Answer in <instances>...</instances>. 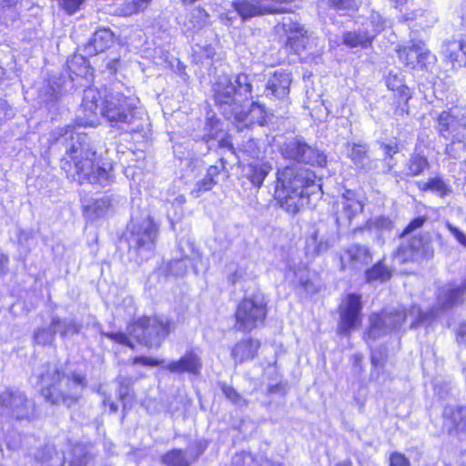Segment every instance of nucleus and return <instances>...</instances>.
<instances>
[{
  "label": "nucleus",
  "mask_w": 466,
  "mask_h": 466,
  "mask_svg": "<svg viewBox=\"0 0 466 466\" xmlns=\"http://www.w3.org/2000/svg\"><path fill=\"white\" fill-rule=\"evenodd\" d=\"M103 116L113 128L125 133L143 131L145 119L137 106L136 99L122 93H109L102 98L95 87L84 90L82 104L76 116V123L81 127H95Z\"/></svg>",
  "instance_id": "1"
},
{
  "label": "nucleus",
  "mask_w": 466,
  "mask_h": 466,
  "mask_svg": "<svg viewBox=\"0 0 466 466\" xmlns=\"http://www.w3.org/2000/svg\"><path fill=\"white\" fill-rule=\"evenodd\" d=\"M258 90L257 76L245 73L221 76L212 86L213 98L218 110L238 129L249 127L262 118V106L253 101L254 96H259Z\"/></svg>",
  "instance_id": "2"
},
{
  "label": "nucleus",
  "mask_w": 466,
  "mask_h": 466,
  "mask_svg": "<svg viewBox=\"0 0 466 466\" xmlns=\"http://www.w3.org/2000/svg\"><path fill=\"white\" fill-rule=\"evenodd\" d=\"M53 137L56 142L65 144L66 156L61 159V168L68 178L79 184L89 183L106 187L112 177L106 168L96 166V152L90 137L85 133H76L71 126L57 128Z\"/></svg>",
  "instance_id": "3"
},
{
  "label": "nucleus",
  "mask_w": 466,
  "mask_h": 466,
  "mask_svg": "<svg viewBox=\"0 0 466 466\" xmlns=\"http://www.w3.org/2000/svg\"><path fill=\"white\" fill-rule=\"evenodd\" d=\"M315 174L309 168L288 165L276 173L275 198L286 212L296 215L319 188Z\"/></svg>",
  "instance_id": "4"
},
{
  "label": "nucleus",
  "mask_w": 466,
  "mask_h": 466,
  "mask_svg": "<svg viewBox=\"0 0 466 466\" xmlns=\"http://www.w3.org/2000/svg\"><path fill=\"white\" fill-rule=\"evenodd\" d=\"M41 394L53 405H75L87 386L86 376L72 372L66 374L56 365L47 363L39 372Z\"/></svg>",
  "instance_id": "5"
},
{
  "label": "nucleus",
  "mask_w": 466,
  "mask_h": 466,
  "mask_svg": "<svg viewBox=\"0 0 466 466\" xmlns=\"http://www.w3.org/2000/svg\"><path fill=\"white\" fill-rule=\"evenodd\" d=\"M437 316V309H432L423 312L415 305L409 309L401 308L390 312L372 314L370 317V324L367 335L370 339H376L382 335L400 329L407 321H410V328L413 329L434 319Z\"/></svg>",
  "instance_id": "6"
},
{
  "label": "nucleus",
  "mask_w": 466,
  "mask_h": 466,
  "mask_svg": "<svg viewBox=\"0 0 466 466\" xmlns=\"http://www.w3.org/2000/svg\"><path fill=\"white\" fill-rule=\"evenodd\" d=\"M428 218L424 216L413 218L400 234V238L410 236L407 242L403 243L399 248L397 252V257L402 262H419L424 259H430L433 257L434 249L430 233H416L417 230L424 226Z\"/></svg>",
  "instance_id": "7"
},
{
  "label": "nucleus",
  "mask_w": 466,
  "mask_h": 466,
  "mask_svg": "<svg viewBox=\"0 0 466 466\" xmlns=\"http://www.w3.org/2000/svg\"><path fill=\"white\" fill-rule=\"evenodd\" d=\"M157 228L148 213L141 217L132 214L127 227V240L130 249L137 252L142 259H147L155 248Z\"/></svg>",
  "instance_id": "8"
},
{
  "label": "nucleus",
  "mask_w": 466,
  "mask_h": 466,
  "mask_svg": "<svg viewBox=\"0 0 466 466\" xmlns=\"http://www.w3.org/2000/svg\"><path fill=\"white\" fill-rule=\"evenodd\" d=\"M174 329L175 323L170 319L142 317L135 322L133 334L139 343L158 348Z\"/></svg>",
  "instance_id": "9"
},
{
  "label": "nucleus",
  "mask_w": 466,
  "mask_h": 466,
  "mask_svg": "<svg viewBox=\"0 0 466 466\" xmlns=\"http://www.w3.org/2000/svg\"><path fill=\"white\" fill-rule=\"evenodd\" d=\"M267 314V303L263 295L255 294L245 298L236 309L235 329L242 332H250L263 325Z\"/></svg>",
  "instance_id": "10"
},
{
  "label": "nucleus",
  "mask_w": 466,
  "mask_h": 466,
  "mask_svg": "<svg viewBox=\"0 0 466 466\" xmlns=\"http://www.w3.org/2000/svg\"><path fill=\"white\" fill-rule=\"evenodd\" d=\"M279 152L285 160L292 163L319 167L326 164L324 153L308 144L302 137L287 138L279 146Z\"/></svg>",
  "instance_id": "11"
},
{
  "label": "nucleus",
  "mask_w": 466,
  "mask_h": 466,
  "mask_svg": "<svg viewBox=\"0 0 466 466\" xmlns=\"http://www.w3.org/2000/svg\"><path fill=\"white\" fill-rule=\"evenodd\" d=\"M95 458L92 445L76 443L67 452L58 453L54 447L46 446L41 466H87Z\"/></svg>",
  "instance_id": "12"
},
{
  "label": "nucleus",
  "mask_w": 466,
  "mask_h": 466,
  "mask_svg": "<svg viewBox=\"0 0 466 466\" xmlns=\"http://www.w3.org/2000/svg\"><path fill=\"white\" fill-rule=\"evenodd\" d=\"M0 408L4 414L16 420H29L35 413V402L18 389L0 393Z\"/></svg>",
  "instance_id": "13"
},
{
  "label": "nucleus",
  "mask_w": 466,
  "mask_h": 466,
  "mask_svg": "<svg viewBox=\"0 0 466 466\" xmlns=\"http://www.w3.org/2000/svg\"><path fill=\"white\" fill-rule=\"evenodd\" d=\"M466 109L462 117L459 118L453 112L443 111L438 117L439 134L451 143L448 145L446 150L450 153L453 145L461 144L462 148H466Z\"/></svg>",
  "instance_id": "14"
},
{
  "label": "nucleus",
  "mask_w": 466,
  "mask_h": 466,
  "mask_svg": "<svg viewBox=\"0 0 466 466\" xmlns=\"http://www.w3.org/2000/svg\"><path fill=\"white\" fill-rule=\"evenodd\" d=\"M339 236L336 231H329L326 223L319 222L306 240V255L314 258L327 252L334 246Z\"/></svg>",
  "instance_id": "15"
},
{
  "label": "nucleus",
  "mask_w": 466,
  "mask_h": 466,
  "mask_svg": "<svg viewBox=\"0 0 466 466\" xmlns=\"http://www.w3.org/2000/svg\"><path fill=\"white\" fill-rule=\"evenodd\" d=\"M362 309L361 296L354 293L349 294L344 303L339 307V331L349 335L360 320Z\"/></svg>",
  "instance_id": "16"
},
{
  "label": "nucleus",
  "mask_w": 466,
  "mask_h": 466,
  "mask_svg": "<svg viewBox=\"0 0 466 466\" xmlns=\"http://www.w3.org/2000/svg\"><path fill=\"white\" fill-rule=\"evenodd\" d=\"M363 210V204L356 199L355 193L347 190L336 203L335 218L338 228L350 227L352 219Z\"/></svg>",
  "instance_id": "17"
},
{
  "label": "nucleus",
  "mask_w": 466,
  "mask_h": 466,
  "mask_svg": "<svg viewBox=\"0 0 466 466\" xmlns=\"http://www.w3.org/2000/svg\"><path fill=\"white\" fill-rule=\"evenodd\" d=\"M398 57L406 66L410 68H423L433 56L421 42H410L397 50Z\"/></svg>",
  "instance_id": "18"
},
{
  "label": "nucleus",
  "mask_w": 466,
  "mask_h": 466,
  "mask_svg": "<svg viewBox=\"0 0 466 466\" xmlns=\"http://www.w3.org/2000/svg\"><path fill=\"white\" fill-rule=\"evenodd\" d=\"M290 74L283 69L276 70L268 78L264 95L270 99L284 100L289 93Z\"/></svg>",
  "instance_id": "19"
},
{
  "label": "nucleus",
  "mask_w": 466,
  "mask_h": 466,
  "mask_svg": "<svg viewBox=\"0 0 466 466\" xmlns=\"http://www.w3.org/2000/svg\"><path fill=\"white\" fill-rule=\"evenodd\" d=\"M165 369L172 373L198 375L202 370L201 357L195 350H189L179 360L170 361Z\"/></svg>",
  "instance_id": "20"
},
{
  "label": "nucleus",
  "mask_w": 466,
  "mask_h": 466,
  "mask_svg": "<svg viewBox=\"0 0 466 466\" xmlns=\"http://www.w3.org/2000/svg\"><path fill=\"white\" fill-rule=\"evenodd\" d=\"M206 446L201 443L197 445L196 453L189 449L183 451L181 449H173L161 457V462L165 466H190L203 453Z\"/></svg>",
  "instance_id": "21"
},
{
  "label": "nucleus",
  "mask_w": 466,
  "mask_h": 466,
  "mask_svg": "<svg viewBox=\"0 0 466 466\" xmlns=\"http://www.w3.org/2000/svg\"><path fill=\"white\" fill-rule=\"evenodd\" d=\"M283 27L286 32H289L291 35L288 37L287 44L297 54L307 49L310 43L313 41L308 31L299 23L283 22Z\"/></svg>",
  "instance_id": "22"
},
{
  "label": "nucleus",
  "mask_w": 466,
  "mask_h": 466,
  "mask_svg": "<svg viewBox=\"0 0 466 466\" xmlns=\"http://www.w3.org/2000/svg\"><path fill=\"white\" fill-rule=\"evenodd\" d=\"M115 42L114 33L106 27L97 29L85 45L84 52L86 56H96L109 48Z\"/></svg>",
  "instance_id": "23"
},
{
  "label": "nucleus",
  "mask_w": 466,
  "mask_h": 466,
  "mask_svg": "<svg viewBox=\"0 0 466 466\" xmlns=\"http://www.w3.org/2000/svg\"><path fill=\"white\" fill-rule=\"evenodd\" d=\"M260 347V342L252 338L238 341L231 350V357L236 364L253 360Z\"/></svg>",
  "instance_id": "24"
},
{
  "label": "nucleus",
  "mask_w": 466,
  "mask_h": 466,
  "mask_svg": "<svg viewBox=\"0 0 466 466\" xmlns=\"http://www.w3.org/2000/svg\"><path fill=\"white\" fill-rule=\"evenodd\" d=\"M208 126L209 129L204 137L208 149L217 146L220 148H228L233 151L234 147L228 139V134L220 128L219 121L218 119H210Z\"/></svg>",
  "instance_id": "25"
},
{
  "label": "nucleus",
  "mask_w": 466,
  "mask_h": 466,
  "mask_svg": "<svg viewBox=\"0 0 466 466\" xmlns=\"http://www.w3.org/2000/svg\"><path fill=\"white\" fill-rule=\"evenodd\" d=\"M466 293V278L461 286L449 285L440 289L438 303L442 309H450L462 302Z\"/></svg>",
  "instance_id": "26"
},
{
  "label": "nucleus",
  "mask_w": 466,
  "mask_h": 466,
  "mask_svg": "<svg viewBox=\"0 0 466 466\" xmlns=\"http://www.w3.org/2000/svg\"><path fill=\"white\" fill-rule=\"evenodd\" d=\"M466 293V278L461 286L449 285L440 289L438 303L442 309H450L462 302Z\"/></svg>",
  "instance_id": "27"
},
{
  "label": "nucleus",
  "mask_w": 466,
  "mask_h": 466,
  "mask_svg": "<svg viewBox=\"0 0 466 466\" xmlns=\"http://www.w3.org/2000/svg\"><path fill=\"white\" fill-rule=\"evenodd\" d=\"M348 156L360 169L370 171L377 168V161H373L368 155V147L364 144L349 145Z\"/></svg>",
  "instance_id": "28"
},
{
  "label": "nucleus",
  "mask_w": 466,
  "mask_h": 466,
  "mask_svg": "<svg viewBox=\"0 0 466 466\" xmlns=\"http://www.w3.org/2000/svg\"><path fill=\"white\" fill-rule=\"evenodd\" d=\"M373 39L372 33H368V27L347 31L342 35L343 44L350 48H367L370 46Z\"/></svg>",
  "instance_id": "29"
},
{
  "label": "nucleus",
  "mask_w": 466,
  "mask_h": 466,
  "mask_svg": "<svg viewBox=\"0 0 466 466\" xmlns=\"http://www.w3.org/2000/svg\"><path fill=\"white\" fill-rule=\"evenodd\" d=\"M345 258L355 268H361L369 265L372 260L370 248L360 244H353L345 250Z\"/></svg>",
  "instance_id": "30"
},
{
  "label": "nucleus",
  "mask_w": 466,
  "mask_h": 466,
  "mask_svg": "<svg viewBox=\"0 0 466 466\" xmlns=\"http://www.w3.org/2000/svg\"><path fill=\"white\" fill-rule=\"evenodd\" d=\"M418 187L422 191L432 192L441 198H444L452 194L451 186L439 176L430 177L425 182H418Z\"/></svg>",
  "instance_id": "31"
},
{
  "label": "nucleus",
  "mask_w": 466,
  "mask_h": 466,
  "mask_svg": "<svg viewBox=\"0 0 466 466\" xmlns=\"http://www.w3.org/2000/svg\"><path fill=\"white\" fill-rule=\"evenodd\" d=\"M271 169L272 167L268 162H254L248 165L245 170V176L253 186L260 187Z\"/></svg>",
  "instance_id": "32"
},
{
  "label": "nucleus",
  "mask_w": 466,
  "mask_h": 466,
  "mask_svg": "<svg viewBox=\"0 0 466 466\" xmlns=\"http://www.w3.org/2000/svg\"><path fill=\"white\" fill-rule=\"evenodd\" d=\"M51 327L56 330V334L58 333L62 338H65L68 335L78 334L82 329V324L76 321V319L54 317L51 320Z\"/></svg>",
  "instance_id": "33"
},
{
  "label": "nucleus",
  "mask_w": 466,
  "mask_h": 466,
  "mask_svg": "<svg viewBox=\"0 0 466 466\" xmlns=\"http://www.w3.org/2000/svg\"><path fill=\"white\" fill-rule=\"evenodd\" d=\"M69 76L86 77L90 74V66L86 58L83 55L75 54L66 62Z\"/></svg>",
  "instance_id": "34"
},
{
  "label": "nucleus",
  "mask_w": 466,
  "mask_h": 466,
  "mask_svg": "<svg viewBox=\"0 0 466 466\" xmlns=\"http://www.w3.org/2000/svg\"><path fill=\"white\" fill-rule=\"evenodd\" d=\"M443 417L450 420L458 430L462 431L466 428L465 406H446L443 410Z\"/></svg>",
  "instance_id": "35"
},
{
  "label": "nucleus",
  "mask_w": 466,
  "mask_h": 466,
  "mask_svg": "<svg viewBox=\"0 0 466 466\" xmlns=\"http://www.w3.org/2000/svg\"><path fill=\"white\" fill-rule=\"evenodd\" d=\"M429 167L430 163L424 156L419 153H413L405 165L406 175L416 177L422 174L423 171Z\"/></svg>",
  "instance_id": "36"
},
{
  "label": "nucleus",
  "mask_w": 466,
  "mask_h": 466,
  "mask_svg": "<svg viewBox=\"0 0 466 466\" xmlns=\"http://www.w3.org/2000/svg\"><path fill=\"white\" fill-rule=\"evenodd\" d=\"M386 85L389 89L398 92L400 98L403 99L405 103L410 98V89L404 85L400 74L389 73L386 77Z\"/></svg>",
  "instance_id": "37"
},
{
  "label": "nucleus",
  "mask_w": 466,
  "mask_h": 466,
  "mask_svg": "<svg viewBox=\"0 0 466 466\" xmlns=\"http://www.w3.org/2000/svg\"><path fill=\"white\" fill-rule=\"evenodd\" d=\"M461 47L462 41L460 40H449L443 43L441 46V54L443 56L452 63L454 66L456 63L461 66Z\"/></svg>",
  "instance_id": "38"
},
{
  "label": "nucleus",
  "mask_w": 466,
  "mask_h": 466,
  "mask_svg": "<svg viewBox=\"0 0 466 466\" xmlns=\"http://www.w3.org/2000/svg\"><path fill=\"white\" fill-rule=\"evenodd\" d=\"M112 206V198L109 196H103L94 199L91 204L86 206V210L88 216L96 218L104 216Z\"/></svg>",
  "instance_id": "39"
},
{
  "label": "nucleus",
  "mask_w": 466,
  "mask_h": 466,
  "mask_svg": "<svg viewBox=\"0 0 466 466\" xmlns=\"http://www.w3.org/2000/svg\"><path fill=\"white\" fill-rule=\"evenodd\" d=\"M367 282L380 281L384 282L391 278V270L384 265L383 260L377 262L372 268L365 272Z\"/></svg>",
  "instance_id": "40"
},
{
  "label": "nucleus",
  "mask_w": 466,
  "mask_h": 466,
  "mask_svg": "<svg viewBox=\"0 0 466 466\" xmlns=\"http://www.w3.org/2000/svg\"><path fill=\"white\" fill-rule=\"evenodd\" d=\"M295 276L298 279L299 285L308 294H315L319 291V285L315 283L310 276L307 267L299 268L295 270Z\"/></svg>",
  "instance_id": "41"
},
{
  "label": "nucleus",
  "mask_w": 466,
  "mask_h": 466,
  "mask_svg": "<svg viewBox=\"0 0 466 466\" xmlns=\"http://www.w3.org/2000/svg\"><path fill=\"white\" fill-rule=\"evenodd\" d=\"M387 360V350L386 348L380 347L379 349L372 350L370 356L371 365L373 370L370 372V380H378L380 370L384 368Z\"/></svg>",
  "instance_id": "42"
},
{
  "label": "nucleus",
  "mask_w": 466,
  "mask_h": 466,
  "mask_svg": "<svg viewBox=\"0 0 466 466\" xmlns=\"http://www.w3.org/2000/svg\"><path fill=\"white\" fill-rule=\"evenodd\" d=\"M118 381V398L123 402V406L126 407L128 402L132 400L131 387L133 380L129 377H119Z\"/></svg>",
  "instance_id": "43"
},
{
  "label": "nucleus",
  "mask_w": 466,
  "mask_h": 466,
  "mask_svg": "<svg viewBox=\"0 0 466 466\" xmlns=\"http://www.w3.org/2000/svg\"><path fill=\"white\" fill-rule=\"evenodd\" d=\"M56 330L51 327L41 328L35 331L34 341L37 345H52L55 340Z\"/></svg>",
  "instance_id": "44"
},
{
  "label": "nucleus",
  "mask_w": 466,
  "mask_h": 466,
  "mask_svg": "<svg viewBox=\"0 0 466 466\" xmlns=\"http://www.w3.org/2000/svg\"><path fill=\"white\" fill-rule=\"evenodd\" d=\"M384 25L385 21L382 16L377 12H372L362 25V27H368V33H372L374 38L384 28Z\"/></svg>",
  "instance_id": "45"
},
{
  "label": "nucleus",
  "mask_w": 466,
  "mask_h": 466,
  "mask_svg": "<svg viewBox=\"0 0 466 466\" xmlns=\"http://www.w3.org/2000/svg\"><path fill=\"white\" fill-rule=\"evenodd\" d=\"M392 227V221L385 217H377L367 222V228L369 230H375L381 234L390 232Z\"/></svg>",
  "instance_id": "46"
},
{
  "label": "nucleus",
  "mask_w": 466,
  "mask_h": 466,
  "mask_svg": "<svg viewBox=\"0 0 466 466\" xmlns=\"http://www.w3.org/2000/svg\"><path fill=\"white\" fill-rule=\"evenodd\" d=\"M217 183L212 178L205 175V177L198 180L191 189V196L195 198H199L203 193L208 192L213 188Z\"/></svg>",
  "instance_id": "47"
},
{
  "label": "nucleus",
  "mask_w": 466,
  "mask_h": 466,
  "mask_svg": "<svg viewBox=\"0 0 466 466\" xmlns=\"http://www.w3.org/2000/svg\"><path fill=\"white\" fill-rule=\"evenodd\" d=\"M187 258L180 257L172 259L167 265V271L174 276H183L187 270Z\"/></svg>",
  "instance_id": "48"
},
{
  "label": "nucleus",
  "mask_w": 466,
  "mask_h": 466,
  "mask_svg": "<svg viewBox=\"0 0 466 466\" xmlns=\"http://www.w3.org/2000/svg\"><path fill=\"white\" fill-rule=\"evenodd\" d=\"M381 148L385 155V167L381 170L382 173H390L393 167L395 166V162L393 160V155L399 152V147L396 144H381Z\"/></svg>",
  "instance_id": "49"
},
{
  "label": "nucleus",
  "mask_w": 466,
  "mask_h": 466,
  "mask_svg": "<svg viewBox=\"0 0 466 466\" xmlns=\"http://www.w3.org/2000/svg\"><path fill=\"white\" fill-rule=\"evenodd\" d=\"M329 7L335 11L346 15L356 10L355 0H327Z\"/></svg>",
  "instance_id": "50"
},
{
  "label": "nucleus",
  "mask_w": 466,
  "mask_h": 466,
  "mask_svg": "<svg viewBox=\"0 0 466 466\" xmlns=\"http://www.w3.org/2000/svg\"><path fill=\"white\" fill-rule=\"evenodd\" d=\"M208 14L203 8H195L190 14L189 22L193 28H201L208 24Z\"/></svg>",
  "instance_id": "51"
},
{
  "label": "nucleus",
  "mask_w": 466,
  "mask_h": 466,
  "mask_svg": "<svg viewBox=\"0 0 466 466\" xmlns=\"http://www.w3.org/2000/svg\"><path fill=\"white\" fill-rule=\"evenodd\" d=\"M84 1L85 0H58V4L67 15H73L80 9Z\"/></svg>",
  "instance_id": "52"
},
{
  "label": "nucleus",
  "mask_w": 466,
  "mask_h": 466,
  "mask_svg": "<svg viewBox=\"0 0 466 466\" xmlns=\"http://www.w3.org/2000/svg\"><path fill=\"white\" fill-rule=\"evenodd\" d=\"M102 335L119 344L134 348L128 337L123 332H102Z\"/></svg>",
  "instance_id": "53"
},
{
  "label": "nucleus",
  "mask_w": 466,
  "mask_h": 466,
  "mask_svg": "<svg viewBox=\"0 0 466 466\" xmlns=\"http://www.w3.org/2000/svg\"><path fill=\"white\" fill-rule=\"evenodd\" d=\"M223 169H225V161L223 157H221L217 164L210 166L207 169L206 175L217 183V177Z\"/></svg>",
  "instance_id": "54"
},
{
  "label": "nucleus",
  "mask_w": 466,
  "mask_h": 466,
  "mask_svg": "<svg viewBox=\"0 0 466 466\" xmlns=\"http://www.w3.org/2000/svg\"><path fill=\"white\" fill-rule=\"evenodd\" d=\"M163 362V360H158L157 359L145 357V356H138L133 359L132 363L134 365L140 364L143 366H150V367H157L160 365Z\"/></svg>",
  "instance_id": "55"
},
{
  "label": "nucleus",
  "mask_w": 466,
  "mask_h": 466,
  "mask_svg": "<svg viewBox=\"0 0 466 466\" xmlns=\"http://www.w3.org/2000/svg\"><path fill=\"white\" fill-rule=\"evenodd\" d=\"M390 466H410L409 460L401 453L394 452L390 457Z\"/></svg>",
  "instance_id": "56"
},
{
  "label": "nucleus",
  "mask_w": 466,
  "mask_h": 466,
  "mask_svg": "<svg viewBox=\"0 0 466 466\" xmlns=\"http://www.w3.org/2000/svg\"><path fill=\"white\" fill-rule=\"evenodd\" d=\"M222 391L225 396L233 403L239 404L242 400L240 395L236 391V390L230 386L224 385L222 387Z\"/></svg>",
  "instance_id": "57"
},
{
  "label": "nucleus",
  "mask_w": 466,
  "mask_h": 466,
  "mask_svg": "<svg viewBox=\"0 0 466 466\" xmlns=\"http://www.w3.org/2000/svg\"><path fill=\"white\" fill-rule=\"evenodd\" d=\"M448 228H449V231L451 232V234L456 238V240L461 245H462L463 247L466 248V235L462 231H461L458 228L451 226L450 224L448 225Z\"/></svg>",
  "instance_id": "58"
},
{
  "label": "nucleus",
  "mask_w": 466,
  "mask_h": 466,
  "mask_svg": "<svg viewBox=\"0 0 466 466\" xmlns=\"http://www.w3.org/2000/svg\"><path fill=\"white\" fill-rule=\"evenodd\" d=\"M150 0H131L128 2L127 13H137L143 9Z\"/></svg>",
  "instance_id": "59"
},
{
  "label": "nucleus",
  "mask_w": 466,
  "mask_h": 466,
  "mask_svg": "<svg viewBox=\"0 0 466 466\" xmlns=\"http://www.w3.org/2000/svg\"><path fill=\"white\" fill-rule=\"evenodd\" d=\"M423 13L424 11L422 9H415L412 10L411 12H406L405 14L402 15V19L404 21H414L418 17L422 16Z\"/></svg>",
  "instance_id": "60"
},
{
  "label": "nucleus",
  "mask_w": 466,
  "mask_h": 466,
  "mask_svg": "<svg viewBox=\"0 0 466 466\" xmlns=\"http://www.w3.org/2000/svg\"><path fill=\"white\" fill-rule=\"evenodd\" d=\"M285 386H286V384H283L282 382L268 385V392L269 394H275V393L283 394L285 392Z\"/></svg>",
  "instance_id": "61"
},
{
  "label": "nucleus",
  "mask_w": 466,
  "mask_h": 466,
  "mask_svg": "<svg viewBox=\"0 0 466 466\" xmlns=\"http://www.w3.org/2000/svg\"><path fill=\"white\" fill-rule=\"evenodd\" d=\"M120 60L117 57H114L106 63V69L110 74H115L119 66Z\"/></svg>",
  "instance_id": "62"
},
{
  "label": "nucleus",
  "mask_w": 466,
  "mask_h": 466,
  "mask_svg": "<svg viewBox=\"0 0 466 466\" xmlns=\"http://www.w3.org/2000/svg\"><path fill=\"white\" fill-rule=\"evenodd\" d=\"M457 341L460 344L466 345V323H462L460 326L459 331L457 333Z\"/></svg>",
  "instance_id": "63"
},
{
  "label": "nucleus",
  "mask_w": 466,
  "mask_h": 466,
  "mask_svg": "<svg viewBox=\"0 0 466 466\" xmlns=\"http://www.w3.org/2000/svg\"><path fill=\"white\" fill-rule=\"evenodd\" d=\"M8 264V258L3 254L0 253V274H4L5 272V269L7 268Z\"/></svg>",
  "instance_id": "64"
}]
</instances>
